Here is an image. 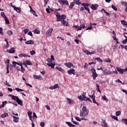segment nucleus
<instances>
[{"label": "nucleus", "mask_w": 127, "mask_h": 127, "mask_svg": "<svg viewBox=\"0 0 127 127\" xmlns=\"http://www.w3.org/2000/svg\"><path fill=\"white\" fill-rule=\"evenodd\" d=\"M53 31V29L50 28L49 30H47V32L46 33V35L50 36V35H51V34L52 33Z\"/></svg>", "instance_id": "nucleus-10"}, {"label": "nucleus", "mask_w": 127, "mask_h": 127, "mask_svg": "<svg viewBox=\"0 0 127 127\" xmlns=\"http://www.w3.org/2000/svg\"><path fill=\"white\" fill-rule=\"evenodd\" d=\"M56 16H57V21H60V15H59V13L58 12H56Z\"/></svg>", "instance_id": "nucleus-25"}, {"label": "nucleus", "mask_w": 127, "mask_h": 127, "mask_svg": "<svg viewBox=\"0 0 127 127\" xmlns=\"http://www.w3.org/2000/svg\"><path fill=\"white\" fill-rule=\"evenodd\" d=\"M65 124H67V126H69V127H71V125L72 124L71 122H65Z\"/></svg>", "instance_id": "nucleus-64"}, {"label": "nucleus", "mask_w": 127, "mask_h": 127, "mask_svg": "<svg viewBox=\"0 0 127 127\" xmlns=\"http://www.w3.org/2000/svg\"><path fill=\"white\" fill-rule=\"evenodd\" d=\"M25 44H34V41L30 40L25 42Z\"/></svg>", "instance_id": "nucleus-26"}, {"label": "nucleus", "mask_w": 127, "mask_h": 127, "mask_svg": "<svg viewBox=\"0 0 127 127\" xmlns=\"http://www.w3.org/2000/svg\"><path fill=\"white\" fill-rule=\"evenodd\" d=\"M102 121L103 122H101V126L105 127H108V124L106 123V120H104L102 119Z\"/></svg>", "instance_id": "nucleus-17"}, {"label": "nucleus", "mask_w": 127, "mask_h": 127, "mask_svg": "<svg viewBox=\"0 0 127 127\" xmlns=\"http://www.w3.org/2000/svg\"><path fill=\"white\" fill-rule=\"evenodd\" d=\"M112 7L113 9H114V10H115L116 11H117V10H118V8H117V7L115 6L114 5H112Z\"/></svg>", "instance_id": "nucleus-54"}, {"label": "nucleus", "mask_w": 127, "mask_h": 127, "mask_svg": "<svg viewBox=\"0 0 127 127\" xmlns=\"http://www.w3.org/2000/svg\"><path fill=\"white\" fill-rule=\"evenodd\" d=\"M91 73H92L93 80H96V78L98 77V74H97V72H96V69L94 68H91Z\"/></svg>", "instance_id": "nucleus-3"}, {"label": "nucleus", "mask_w": 127, "mask_h": 127, "mask_svg": "<svg viewBox=\"0 0 127 127\" xmlns=\"http://www.w3.org/2000/svg\"><path fill=\"white\" fill-rule=\"evenodd\" d=\"M8 68H9V65L7 64V67H6V73H7V74H8L9 73V70L8 69Z\"/></svg>", "instance_id": "nucleus-50"}, {"label": "nucleus", "mask_w": 127, "mask_h": 127, "mask_svg": "<svg viewBox=\"0 0 127 127\" xmlns=\"http://www.w3.org/2000/svg\"><path fill=\"white\" fill-rule=\"evenodd\" d=\"M11 117H12L13 119V121L14 122V123H18V121L19 120V118L18 117H16L12 115H11Z\"/></svg>", "instance_id": "nucleus-12"}, {"label": "nucleus", "mask_w": 127, "mask_h": 127, "mask_svg": "<svg viewBox=\"0 0 127 127\" xmlns=\"http://www.w3.org/2000/svg\"><path fill=\"white\" fill-rule=\"evenodd\" d=\"M63 24L64 26H67V25H68V23H67V22L65 21V20H64L62 21Z\"/></svg>", "instance_id": "nucleus-37"}, {"label": "nucleus", "mask_w": 127, "mask_h": 127, "mask_svg": "<svg viewBox=\"0 0 127 127\" xmlns=\"http://www.w3.org/2000/svg\"><path fill=\"white\" fill-rule=\"evenodd\" d=\"M7 34L8 35H12L13 34V32L12 31L9 30L7 32Z\"/></svg>", "instance_id": "nucleus-43"}, {"label": "nucleus", "mask_w": 127, "mask_h": 127, "mask_svg": "<svg viewBox=\"0 0 127 127\" xmlns=\"http://www.w3.org/2000/svg\"><path fill=\"white\" fill-rule=\"evenodd\" d=\"M47 62H48L50 64H47V65H48V66L49 67H51V68H54V66H55V62H52V61L51 60V59L50 58H48V59L47 60Z\"/></svg>", "instance_id": "nucleus-2"}, {"label": "nucleus", "mask_w": 127, "mask_h": 127, "mask_svg": "<svg viewBox=\"0 0 127 127\" xmlns=\"http://www.w3.org/2000/svg\"><path fill=\"white\" fill-rule=\"evenodd\" d=\"M83 52L87 54V55H92V54H95L96 53V52L95 51H93L91 52H90L87 50H85L84 51H83Z\"/></svg>", "instance_id": "nucleus-8"}, {"label": "nucleus", "mask_w": 127, "mask_h": 127, "mask_svg": "<svg viewBox=\"0 0 127 127\" xmlns=\"http://www.w3.org/2000/svg\"><path fill=\"white\" fill-rule=\"evenodd\" d=\"M15 89L16 91H17L18 92H22V91H24V90L18 88H15Z\"/></svg>", "instance_id": "nucleus-48"}, {"label": "nucleus", "mask_w": 127, "mask_h": 127, "mask_svg": "<svg viewBox=\"0 0 127 127\" xmlns=\"http://www.w3.org/2000/svg\"><path fill=\"white\" fill-rule=\"evenodd\" d=\"M31 55H34L35 54V51H32L30 52Z\"/></svg>", "instance_id": "nucleus-62"}, {"label": "nucleus", "mask_w": 127, "mask_h": 127, "mask_svg": "<svg viewBox=\"0 0 127 127\" xmlns=\"http://www.w3.org/2000/svg\"><path fill=\"white\" fill-rule=\"evenodd\" d=\"M1 15L2 17H4H4H5V16H5L4 12H1Z\"/></svg>", "instance_id": "nucleus-59"}, {"label": "nucleus", "mask_w": 127, "mask_h": 127, "mask_svg": "<svg viewBox=\"0 0 127 127\" xmlns=\"http://www.w3.org/2000/svg\"><path fill=\"white\" fill-rule=\"evenodd\" d=\"M66 99H67V102L68 104H71V103H73V100H71V99H69L68 98H67Z\"/></svg>", "instance_id": "nucleus-36"}, {"label": "nucleus", "mask_w": 127, "mask_h": 127, "mask_svg": "<svg viewBox=\"0 0 127 127\" xmlns=\"http://www.w3.org/2000/svg\"><path fill=\"white\" fill-rule=\"evenodd\" d=\"M3 31V29H2L1 27H0V34H1V35H3V32H2Z\"/></svg>", "instance_id": "nucleus-52"}, {"label": "nucleus", "mask_w": 127, "mask_h": 127, "mask_svg": "<svg viewBox=\"0 0 127 127\" xmlns=\"http://www.w3.org/2000/svg\"><path fill=\"white\" fill-rule=\"evenodd\" d=\"M122 24L125 26V27H127V22L125 20H122L121 21Z\"/></svg>", "instance_id": "nucleus-23"}, {"label": "nucleus", "mask_w": 127, "mask_h": 127, "mask_svg": "<svg viewBox=\"0 0 127 127\" xmlns=\"http://www.w3.org/2000/svg\"><path fill=\"white\" fill-rule=\"evenodd\" d=\"M16 68L18 71H20V66L19 65H16Z\"/></svg>", "instance_id": "nucleus-55"}, {"label": "nucleus", "mask_w": 127, "mask_h": 127, "mask_svg": "<svg viewBox=\"0 0 127 127\" xmlns=\"http://www.w3.org/2000/svg\"><path fill=\"white\" fill-rule=\"evenodd\" d=\"M104 11V13L107 14V15H110V13H109V12L106 11V10L105 9H102L101 10V11Z\"/></svg>", "instance_id": "nucleus-46"}, {"label": "nucleus", "mask_w": 127, "mask_h": 127, "mask_svg": "<svg viewBox=\"0 0 127 127\" xmlns=\"http://www.w3.org/2000/svg\"><path fill=\"white\" fill-rule=\"evenodd\" d=\"M12 64H13L12 65H10L11 68H12V66L13 67H15V68H16V64L17 65H19V64H18V63H17L15 62H13Z\"/></svg>", "instance_id": "nucleus-27"}, {"label": "nucleus", "mask_w": 127, "mask_h": 127, "mask_svg": "<svg viewBox=\"0 0 127 127\" xmlns=\"http://www.w3.org/2000/svg\"><path fill=\"white\" fill-rule=\"evenodd\" d=\"M4 19L6 24H9V20H8V19H7V17H6V16H5Z\"/></svg>", "instance_id": "nucleus-35"}, {"label": "nucleus", "mask_w": 127, "mask_h": 127, "mask_svg": "<svg viewBox=\"0 0 127 127\" xmlns=\"http://www.w3.org/2000/svg\"><path fill=\"white\" fill-rule=\"evenodd\" d=\"M60 3L63 5V4H65V5H69V2L67 0H58Z\"/></svg>", "instance_id": "nucleus-4"}, {"label": "nucleus", "mask_w": 127, "mask_h": 127, "mask_svg": "<svg viewBox=\"0 0 127 127\" xmlns=\"http://www.w3.org/2000/svg\"><path fill=\"white\" fill-rule=\"evenodd\" d=\"M56 68L57 69V70H59V71H60L62 73H64V69H63L62 68L60 67H56Z\"/></svg>", "instance_id": "nucleus-29"}, {"label": "nucleus", "mask_w": 127, "mask_h": 127, "mask_svg": "<svg viewBox=\"0 0 127 127\" xmlns=\"http://www.w3.org/2000/svg\"><path fill=\"white\" fill-rule=\"evenodd\" d=\"M111 117L112 118V119H114V120H115L116 121H119V119H118V117H116V116L111 115Z\"/></svg>", "instance_id": "nucleus-39"}, {"label": "nucleus", "mask_w": 127, "mask_h": 127, "mask_svg": "<svg viewBox=\"0 0 127 127\" xmlns=\"http://www.w3.org/2000/svg\"><path fill=\"white\" fill-rule=\"evenodd\" d=\"M125 34H127V33H124V37H125V38H126V39H125L122 41L123 44H126V43H127V37Z\"/></svg>", "instance_id": "nucleus-20"}, {"label": "nucleus", "mask_w": 127, "mask_h": 127, "mask_svg": "<svg viewBox=\"0 0 127 127\" xmlns=\"http://www.w3.org/2000/svg\"><path fill=\"white\" fill-rule=\"evenodd\" d=\"M78 98L80 100H81V101H85V102H87V100H86V99H87V97H86V96H85V93H83V94H82V95H80Z\"/></svg>", "instance_id": "nucleus-6"}, {"label": "nucleus", "mask_w": 127, "mask_h": 127, "mask_svg": "<svg viewBox=\"0 0 127 127\" xmlns=\"http://www.w3.org/2000/svg\"><path fill=\"white\" fill-rule=\"evenodd\" d=\"M67 73L69 75H75V69L74 68H70L67 71Z\"/></svg>", "instance_id": "nucleus-9"}, {"label": "nucleus", "mask_w": 127, "mask_h": 127, "mask_svg": "<svg viewBox=\"0 0 127 127\" xmlns=\"http://www.w3.org/2000/svg\"><path fill=\"white\" fill-rule=\"evenodd\" d=\"M103 72H104V74L105 75H110L112 73L110 70H108L107 69L104 70V71H103Z\"/></svg>", "instance_id": "nucleus-15"}, {"label": "nucleus", "mask_w": 127, "mask_h": 127, "mask_svg": "<svg viewBox=\"0 0 127 127\" xmlns=\"http://www.w3.org/2000/svg\"><path fill=\"white\" fill-rule=\"evenodd\" d=\"M1 118H5V117H8V114L7 113H4L0 115Z\"/></svg>", "instance_id": "nucleus-31"}, {"label": "nucleus", "mask_w": 127, "mask_h": 127, "mask_svg": "<svg viewBox=\"0 0 127 127\" xmlns=\"http://www.w3.org/2000/svg\"><path fill=\"white\" fill-rule=\"evenodd\" d=\"M33 32L36 34H39V33H40V31L37 29H35L34 31H33Z\"/></svg>", "instance_id": "nucleus-38"}, {"label": "nucleus", "mask_w": 127, "mask_h": 127, "mask_svg": "<svg viewBox=\"0 0 127 127\" xmlns=\"http://www.w3.org/2000/svg\"><path fill=\"white\" fill-rule=\"evenodd\" d=\"M65 66H66V67H68V68H71V67H72L73 66V63H66L64 64Z\"/></svg>", "instance_id": "nucleus-14"}, {"label": "nucleus", "mask_w": 127, "mask_h": 127, "mask_svg": "<svg viewBox=\"0 0 127 127\" xmlns=\"http://www.w3.org/2000/svg\"><path fill=\"white\" fill-rule=\"evenodd\" d=\"M96 91H97V92H100V86L99 85V84H96Z\"/></svg>", "instance_id": "nucleus-49"}, {"label": "nucleus", "mask_w": 127, "mask_h": 127, "mask_svg": "<svg viewBox=\"0 0 127 127\" xmlns=\"http://www.w3.org/2000/svg\"><path fill=\"white\" fill-rule=\"evenodd\" d=\"M99 6H98L97 4H92L91 6V8L92 9H93V10H96V9H97V8H98V7Z\"/></svg>", "instance_id": "nucleus-16"}, {"label": "nucleus", "mask_w": 127, "mask_h": 127, "mask_svg": "<svg viewBox=\"0 0 127 127\" xmlns=\"http://www.w3.org/2000/svg\"><path fill=\"white\" fill-rule=\"evenodd\" d=\"M9 46H8V42L6 41V45H5L4 46V48L6 49V48H8V47H9Z\"/></svg>", "instance_id": "nucleus-51"}, {"label": "nucleus", "mask_w": 127, "mask_h": 127, "mask_svg": "<svg viewBox=\"0 0 127 127\" xmlns=\"http://www.w3.org/2000/svg\"><path fill=\"white\" fill-rule=\"evenodd\" d=\"M121 3H122V5H124V6H125V7H127V2L122 1L121 2Z\"/></svg>", "instance_id": "nucleus-41"}, {"label": "nucleus", "mask_w": 127, "mask_h": 127, "mask_svg": "<svg viewBox=\"0 0 127 127\" xmlns=\"http://www.w3.org/2000/svg\"><path fill=\"white\" fill-rule=\"evenodd\" d=\"M25 63L27 65H32V63L30 61H27Z\"/></svg>", "instance_id": "nucleus-47"}, {"label": "nucleus", "mask_w": 127, "mask_h": 127, "mask_svg": "<svg viewBox=\"0 0 127 127\" xmlns=\"http://www.w3.org/2000/svg\"><path fill=\"white\" fill-rule=\"evenodd\" d=\"M16 103L18 105H20V106H22L23 105V103L22 102V100L19 99V98L18 97L17 99L16 100Z\"/></svg>", "instance_id": "nucleus-11"}, {"label": "nucleus", "mask_w": 127, "mask_h": 127, "mask_svg": "<svg viewBox=\"0 0 127 127\" xmlns=\"http://www.w3.org/2000/svg\"><path fill=\"white\" fill-rule=\"evenodd\" d=\"M73 3L77 5H80L82 3V2H80V0H73Z\"/></svg>", "instance_id": "nucleus-18"}, {"label": "nucleus", "mask_w": 127, "mask_h": 127, "mask_svg": "<svg viewBox=\"0 0 127 127\" xmlns=\"http://www.w3.org/2000/svg\"><path fill=\"white\" fill-rule=\"evenodd\" d=\"M55 89H56L57 88H60L59 85H58V84H56L54 86Z\"/></svg>", "instance_id": "nucleus-61"}, {"label": "nucleus", "mask_w": 127, "mask_h": 127, "mask_svg": "<svg viewBox=\"0 0 127 127\" xmlns=\"http://www.w3.org/2000/svg\"><path fill=\"white\" fill-rule=\"evenodd\" d=\"M65 19H66V15L63 14L61 16H60V21H62L63 20H65Z\"/></svg>", "instance_id": "nucleus-21"}, {"label": "nucleus", "mask_w": 127, "mask_h": 127, "mask_svg": "<svg viewBox=\"0 0 127 127\" xmlns=\"http://www.w3.org/2000/svg\"><path fill=\"white\" fill-rule=\"evenodd\" d=\"M19 57H30L28 55L25 54H21L18 55Z\"/></svg>", "instance_id": "nucleus-28"}, {"label": "nucleus", "mask_w": 127, "mask_h": 127, "mask_svg": "<svg viewBox=\"0 0 127 127\" xmlns=\"http://www.w3.org/2000/svg\"><path fill=\"white\" fill-rule=\"evenodd\" d=\"M7 52L8 53H14L15 52V51L14 50V48H11L10 50H7Z\"/></svg>", "instance_id": "nucleus-19"}, {"label": "nucleus", "mask_w": 127, "mask_h": 127, "mask_svg": "<svg viewBox=\"0 0 127 127\" xmlns=\"http://www.w3.org/2000/svg\"><path fill=\"white\" fill-rule=\"evenodd\" d=\"M93 100V103H94V104H96V105L97 106H99V103H97V102L96 101L95 99H92Z\"/></svg>", "instance_id": "nucleus-56"}, {"label": "nucleus", "mask_w": 127, "mask_h": 127, "mask_svg": "<svg viewBox=\"0 0 127 127\" xmlns=\"http://www.w3.org/2000/svg\"><path fill=\"white\" fill-rule=\"evenodd\" d=\"M74 3H73V2H71L70 3V4H69V8L70 9H72V8H73V7H74Z\"/></svg>", "instance_id": "nucleus-34"}, {"label": "nucleus", "mask_w": 127, "mask_h": 127, "mask_svg": "<svg viewBox=\"0 0 127 127\" xmlns=\"http://www.w3.org/2000/svg\"><path fill=\"white\" fill-rule=\"evenodd\" d=\"M85 24H83L79 26H75V28L77 29V30H82V28H85Z\"/></svg>", "instance_id": "nucleus-7"}, {"label": "nucleus", "mask_w": 127, "mask_h": 127, "mask_svg": "<svg viewBox=\"0 0 127 127\" xmlns=\"http://www.w3.org/2000/svg\"><path fill=\"white\" fill-rule=\"evenodd\" d=\"M32 12L33 14L35 15V16H37V14H36V12H35V11L34 10Z\"/></svg>", "instance_id": "nucleus-63"}, {"label": "nucleus", "mask_w": 127, "mask_h": 127, "mask_svg": "<svg viewBox=\"0 0 127 127\" xmlns=\"http://www.w3.org/2000/svg\"><path fill=\"white\" fill-rule=\"evenodd\" d=\"M6 104H7V101L3 102L2 104V105H1V106L2 107V108H3V107H4V106H5L6 105Z\"/></svg>", "instance_id": "nucleus-45"}, {"label": "nucleus", "mask_w": 127, "mask_h": 127, "mask_svg": "<svg viewBox=\"0 0 127 127\" xmlns=\"http://www.w3.org/2000/svg\"><path fill=\"white\" fill-rule=\"evenodd\" d=\"M19 65L21 67V72H22V73H24V71H25V69H24V68H23L22 64H19Z\"/></svg>", "instance_id": "nucleus-30"}, {"label": "nucleus", "mask_w": 127, "mask_h": 127, "mask_svg": "<svg viewBox=\"0 0 127 127\" xmlns=\"http://www.w3.org/2000/svg\"><path fill=\"white\" fill-rule=\"evenodd\" d=\"M8 96H9V97H11L12 98V100H13L14 101H16V100H17V98H18V96H14L12 95H9Z\"/></svg>", "instance_id": "nucleus-22"}, {"label": "nucleus", "mask_w": 127, "mask_h": 127, "mask_svg": "<svg viewBox=\"0 0 127 127\" xmlns=\"http://www.w3.org/2000/svg\"><path fill=\"white\" fill-rule=\"evenodd\" d=\"M14 10H16L18 13H20L21 12V9L20 7H16L15 6H13Z\"/></svg>", "instance_id": "nucleus-13"}, {"label": "nucleus", "mask_w": 127, "mask_h": 127, "mask_svg": "<svg viewBox=\"0 0 127 127\" xmlns=\"http://www.w3.org/2000/svg\"><path fill=\"white\" fill-rule=\"evenodd\" d=\"M89 97L92 99V100L96 99V96H95V93H94L92 95H89Z\"/></svg>", "instance_id": "nucleus-44"}, {"label": "nucleus", "mask_w": 127, "mask_h": 127, "mask_svg": "<svg viewBox=\"0 0 127 127\" xmlns=\"http://www.w3.org/2000/svg\"><path fill=\"white\" fill-rule=\"evenodd\" d=\"M88 64L85 63L84 64V65H83V67H84V69H87L88 68Z\"/></svg>", "instance_id": "nucleus-53"}, {"label": "nucleus", "mask_w": 127, "mask_h": 127, "mask_svg": "<svg viewBox=\"0 0 127 127\" xmlns=\"http://www.w3.org/2000/svg\"><path fill=\"white\" fill-rule=\"evenodd\" d=\"M97 52H101L103 51V49L102 48V47H99L97 49Z\"/></svg>", "instance_id": "nucleus-40"}, {"label": "nucleus", "mask_w": 127, "mask_h": 127, "mask_svg": "<svg viewBox=\"0 0 127 127\" xmlns=\"http://www.w3.org/2000/svg\"><path fill=\"white\" fill-rule=\"evenodd\" d=\"M23 31L24 32L25 34H26V33H27V32L29 31V30L28 29H24L23 30Z\"/></svg>", "instance_id": "nucleus-60"}, {"label": "nucleus", "mask_w": 127, "mask_h": 127, "mask_svg": "<svg viewBox=\"0 0 127 127\" xmlns=\"http://www.w3.org/2000/svg\"><path fill=\"white\" fill-rule=\"evenodd\" d=\"M28 117L29 118V119L31 120V119H32V116H31L32 115V112H28Z\"/></svg>", "instance_id": "nucleus-33"}, {"label": "nucleus", "mask_w": 127, "mask_h": 127, "mask_svg": "<svg viewBox=\"0 0 127 127\" xmlns=\"http://www.w3.org/2000/svg\"><path fill=\"white\" fill-rule=\"evenodd\" d=\"M116 69L118 72H120V74H124V73L126 72V69H122V68L120 67H116Z\"/></svg>", "instance_id": "nucleus-5"}, {"label": "nucleus", "mask_w": 127, "mask_h": 127, "mask_svg": "<svg viewBox=\"0 0 127 127\" xmlns=\"http://www.w3.org/2000/svg\"><path fill=\"white\" fill-rule=\"evenodd\" d=\"M95 60H97L99 63H103V60L101 59L100 58H96Z\"/></svg>", "instance_id": "nucleus-32"}, {"label": "nucleus", "mask_w": 127, "mask_h": 127, "mask_svg": "<svg viewBox=\"0 0 127 127\" xmlns=\"http://www.w3.org/2000/svg\"><path fill=\"white\" fill-rule=\"evenodd\" d=\"M33 77L35 79H38V80H42V77L40 75H34Z\"/></svg>", "instance_id": "nucleus-24"}, {"label": "nucleus", "mask_w": 127, "mask_h": 127, "mask_svg": "<svg viewBox=\"0 0 127 127\" xmlns=\"http://www.w3.org/2000/svg\"><path fill=\"white\" fill-rule=\"evenodd\" d=\"M40 125L41 127H44V126H45V123L41 122Z\"/></svg>", "instance_id": "nucleus-58"}, {"label": "nucleus", "mask_w": 127, "mask_h": 127, "mask_svg": "<svg viewBox=\"0 0 127 127\" xmlns=\"http://www.w3.org/2000/svg\"><path fill=\"white\" fill-rule=\"evenodd\" d=\"M121 114H122V112L120 111H117L116 113V115L117 117H119V116H121Z\"/></svg>", "instance_id": "nucleus-42"}, {"label": "nucleus", "mask_w": 127, "mask_h": 127, "mask_svg": "<svg viewBox=\"0 0 127 127\" xmlns=\"http://www.w3.org/2000/svg\"><path fill=\"white\" fill-rule=\"evenodd\" d=\"M25 84H26V86H29V87H30V88H32V85H31V84L26 82V81L25 82Z\"/></svg>", "instance_id": "nucleus-57"}, {"label": "nucleus", "mask_w": 127, "mask_h": 127, "mask_svg": "<svg viewBox=\"0 0 127 127\" xmlns=\"http://www.w3.org/2000/svg\"><path fill=\"white\" fill-rule=\"evenodd\" d=\"M88 115H89V110L87 109L86 106H83L82 111H80V117L81 118H85Z\"/></svg>", "instance_id": "nucleus-1"}]
</instances>
